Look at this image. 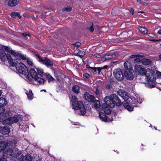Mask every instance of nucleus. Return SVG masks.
I'll return each instance as SVG.
<instances>
[{"instance_id": "1", "label": "nucleus", "mask_w": 161, "mask_h": 161, "mask_svg": "<svg viewBox=\"0 0 161 161\" xmlns=\"http://www.w3.org/2000/svg\"><path fill=\"white\" fill-rule=\"evenodd\" d=\"M104 101L107 105L112 108H114L115 105L118 107H120L122 105L119 98L115 94H111L110 97L106 96L104 98Z\"/></svg>"}, {"instance_id": "2", "label": "nucleus", "mask_w": 161, "mask_h": 161, "mask_svg": "<svg viewBox=\"0 0 161 161\" xmlns=\"http://www.w3.org/2000/svg\"><path fill=\"white\" fill-rule=\"evenodd\" d=\"M35 56L37 57L39 62L44 64L47 67H51L53 66V61L47 57H42L37 54H35Z\"/></svg>"}, {"instance_id": "3", "label": "nucleus", "mask_w": 161, "mask_h": 161, "mask_svg": "<svg viewBox=\"0 0 161 161\" xmlns=\"http://www.w3.org/2000/svg\"><path fill=\"white\" fill-rule=\"evenodd\" d=\"M16 68L17 70L20 74H23L25 75H29V72L27 68L24 64L21 62H20L19 64L15 62Z\"/></svg>"}, {"instance_id": "4", "label": "nucleus", "mask_w": 161, "mask_h": 161, "mask_svg": "<svg viewBox=\"0 0 161 161\" xmlns=\"http://www.w3.org/2000/svg\"><path fill=\"white\" fill-rule=\"evenodd\" d=\"M30 73L32 78L37 81L39 84L43 85L45 82V80L42 78L38 77L37 72L33 69H31L30 70Z\"/></svg>"}, {"instance_id": "5", "label": "nucleus", "mask_w": 161, "mask_h": 161, "mask_svg": "<svg viewBox=\"0 0 161 161\" xmlns=\"http://www.w3.org/2000/svg\"><path fill=\"white\" fill-rule=\"evenodd\" d=\"M133 99L134 100V102L133 103L131 102L132 100V98H127V99H126V101H124L122 103V104L124 107L130 111H132L133 109V107L130 105L135 104V103L136 101V99L135 98L133 97Z\"/></svg>"}, {"instance_id": "6", "label": "nucleus", "mask_w": 161, "mask_h": 161, "mask_svg": "<svg viewBox=\"0 0 161 161\" xmlns=\"http://www.w3.org/2000/svg\"><path fill=\"white\" fill-rule=\"evenodd\" d=\"M113 75L115 78L118 80L122 81L124 79V76L121 70L119 69H115Z\"/></svg>"}, {"instance_id": "7", "label": "nucleus", "mask_w": 161, "mask_h": 161, "mask_svg": "<svg viewBox=\"0 0 161 161\" xmlns=\"http://www.w3.org/2000/svg\"><path fill=\"white\" fill-rule=\"evenodd\" d=\"M134 70L136 72L142 75H145L146 69L142 66L136 64L135 65Z\"/></svg>"}, {"instance_id": "8", "label": "nucleus", "mask_w": 161, "mask_h": 161, "mask_svg": "<svg viewBox=\"0 0 161 161\" xmlns=\"http://www.w3.org/2000/svg\"><path fill=\"white\" fill-rule=\"evenodd\" d=\"M155 73L154 71L152 69H148L146 70L145 75H146L147 80H152Z\"/></svg>"}, {"instance_id": "9", "label": "nucleus", "mask_w": 161, "mask_h": 161, "mask_svg": "<svg viewBox=\"0 0 161 161\" xmlns=\"http://www.w3.org/2000/svg\"><path fill=\"white\" fill-rule=\"evenodd\" d=\"M3 150V155L4 157L6 158H10L14 154V152L13 150L10 148H7Z\"/></svg>"}, {"instance_id": "10", "label": "nucleus", "mask_w": 161, "mask_h": 161, "mask_svg": "<svg viewBox=\"0 0 161 161\" xmlns=\"http://www.w3.org/2000/svg\"><path fill=\"white\" fill-rule=\"evenodd\" d=\"M85 99L88 102L92 103L95 99V97L93 95H90L88 92H86L84 95Z\"/></svg>"}, {"instance_id": "11", "label": "nucleus", "mask_w": 161, "mask_h": 161, "mask_svg": "<svg viewBox=\"0 0 161 161\" xmlns=\"http://www.w3.org/2000/svg\"><path fill=\"white\" fill-rule=\"evenodd\" d=\"M78 105L77 106L78 108V109H74L76 110L79 109L82 115L85 114L86 113V109L82 102L81 101H79L78 103Z\"/></svg>"}, {"instance_id": "12", "label": "nucleus", "mask_w": 161, "mask_h": 161, "mask_svg": "<svg viewBox=\"0 0 161 161\" xmlns=\"http://www.w3.org/2000/svg\"><path fill=\"white\" fill-rule=\"evenodd\" d=\"M71 101L74 109H77L78 108L77 106L78 105V103L79 101H78L76 97L75 96H72Z\"/></svg>"}, {"instance_id": "13", "label": "nucleus", "mask_w": 161, "mask_h": 161, "mask_svg": "<svg viewBox=\"0 0 161 161\" xmlns=\"http://www.w3.org/2000/svg\"><path fill=\"white\" fill-rule=\"evenodd\" d=\"M124 76L128 80H132L134 78V75L130 70H126L124 72Z\"/></svg>"}, {"instance_id": "14", "label": "nucleus", "mask_w": 161, "mask_h": 161, "mask_svg": "<svg viewBox=\"0 0 161 161\" xmlns=\"http://www.w3.org/2000/svg\"><path fill=\"white\" fill-rule=\"evenodd\" d=\"M8 54H6L4 50L3 49H0V58L2 61H5L7 58Z\"/></svg>"}, {"instance_id": "15", "label": "nucleus", "mask_w": 161, "mask_h": 161, "mask_svg": "<svg viewBox=\"0 0 161 161\" xmlns=\"http://www.w3.org/2000/svg\"><path fill=\"white\" fill-rule=\"evenodd\" d=\"M99 115L100 119L103 121L106 122H109V120L108 119V117L103 113L99 112Z\"/></svg>"}, {"instance_id": "16", "label": "nucleus", "mask_w": 161, "mask_h": 161, "mask_svg": "<svg viewBox=\"0 0 161 161\" xmlns=\"http://www.w3.org/2000/svg\"><path fill=\"white\" fill-rule=\"evenodd\" d=\"M109 107H110L108 105H107L105 103L102 105V108L104 112L107 114H110L111 112Z\"/></svg>"}, {"instance_id": "17", "label": "nucleus", "mask_w": 161, "mask_h": 161, "mask_svg": "<svg viewBox=\"0 0 161 161\" xmlns=\"http://www.w3.org/2000/svg\"><path fill=\"white\" fill-rule=\"evenodd\" d=\"M10 132L9 129L6 126L0 127V133L3 134H8Z\"/></svg>"}, {"instance_id": "18", "label": "nucleus", "mask_w": 161, "mask_h": 161, "mask_svg": "<svg viewBox=\"0 0 161 161\" xmlns=\"http://www.w3.org/2000/svg\"><path fill=\"white\" fill-rule=\"evenodd\" d=\"M117 93L124 100H126L128 97L127 93L123 90H120L117 92Z\"/></svg>"}, {"instance_id": "19", "label": "nucleus", "mask_w": 161, "mask_h": 161, "mask_svg": "<svg viewBox=\"0 0 161 161\" xmlns=\"http://www.w3.org/2000/svg\"><path fill=\"white\" fill-rule=\"evenodd\" d=\"M3 137L0 136V152L3 151V150L6 148L7 146V143L3 141L2 139Z\"/></svg>"}, {"instance_id": "20", "label": "nucleus", "mask_w": 161, "mask_h": 161, "mask_svg": "<svg viewBox=\"0 0 161 161\" xmlns=\"http://www.w3.org/2000/svg\"><path fill=\"white\" fill-rule=\"evenodd\" d=\"M7 60L8 61V62L9 64V65L11 67H14V66H16V64L15 62H14L13 59L12 58L11 56L10 55L8 54L7 56Z\"/></svg>"}, {"instance_id": "21", "label": "nucleus", "mask_w": 161, "mask_h": 161, "mask_svg": "<svg viewBox=\"0 0 161 161\" xmlns=\"http://www.w3.org/2000/svg\"><path fill=\"white\" fill-rule=\"evenodd\" d=\"M19 159V161H31L32 159L31 157L29 155H27L25 157L22 155L20 156Z\"/></svg>"}, {"instance_id": "22", "label": "nucleus", "mask_w": 161, "mask_h": 161, "mask_svg": "<svg viewBox=\"0 0 161 161\" xmlns=\"http://www.w3.org/2000/svg\"><path fill=\"white\" fill-rule=\"evenodd\" d=\"M8 2V5L11 7H14L18 4V0H7Z\"/></svg>"}, {"instance_id": "23", "label": "nucleus", "mask_w": 161, "mask_h": 161, "mask_svg": "<svg viewBox=\"0 0 161 161\" xmlns=\"http://www.w3.org/2000/svg\"><path fill=\"white\" fill-rule=\"evenodd\" d=\"M80 89L79 86L77 85H75L72 87V91L75 94H78L80 93Z\"/></svg>"}, {"instance_id": "24", "label": "nucleus", "mask_w": 161, "mask_h": 161, "mask_svg": "<svg viewBox=\"0 0 161 161\" xmlns=\"http://www.w3.org/2000/svg\"><path fill=\"white\" fill-rule=\"evenodd\" d=\"M142 63L143 64L145 65H148L151 64L152 62L150 59L144 58L142 60Z\"/></svg>"}, {"instance_id": "25", "label": "nucleus", "mask_w": 161, "mask_h": 161, "mask_svg": "<svg viewBox=\"0 0 161 161\" xmlns=\"http://www.w3.org/2000/svg\"><path fill=\"white\" fill-rule=\"evenodd\" d=\"M125 68L127 70H131L132 67L131 63L129 62L126 61L125 62L124 64Z\"/></svg>"}, {"instance_id": "26", "label": "nucleus", "mask_w": 161, "mask_h": 161, "mask_svg": "<svg viewBox=\"0 0 161 161\" xmlns=\"http://www.w3.org/2000/svg\"><path fill=\"white\" fill-rule=\"evenodd\" d=\"M10 114V112L9 111L8 112H5L4 114H3L2 115L0 116V122H2V123L3 122V121L4 119L5 118V117L8 116H9Z\"/></svg>"}, {"instance_id": "27", "label": "nucleus", "mask_w": 161, "mask_h": 161, "mask_svg": "<svg viewBox=\"0 0 161 161\" xmlns=\"http://www.w3.org/2000/svg\"><path fill=\"white\" fill-rule=\"evenodd\" d=\"M105 55L107 60L114 58L116 57V54L114 53H107Z\"/></svg>"}, {"instance_id": "28", "label": "nucleus", "mask_w": 161, "mask_h": 161, "mask_svg": "<svg viewBox=\"0 0 161 161\" xmlns=\"http://www.w3.org/2000/svg\"><path fill=\"white\" fill-rule=\"evenodd\" d=\"M86 28L91 32H92L94 31L93 23L92 22H90L87 25Z\"/></svg>"}, {"instance_id": "29", "label": "nucleus", "mask_w": 161, "mask_h": 161, "mask_svg": "<svg viewBox=\"0 0 161 161\" xmlns=\"http://www.w3.org/2000/svg\"><path fill=\"white\" fill-rule=\"evenodd\" d=\"M44 75L48 79V82H50L51 81H53L55 80L54 79L49 73H44Z\"/></svg>"}, {"instance_id": "30", "label": "nucleus", "mask_w": 161, "mask_h": 161, "mask_svg": "<svg viewBox=\"0 0 161 161\" xmlns=\"http://www.w3.org/2000/svg\"><path fill=\"white\" fill-rule=\"evenodd\" d=\"M3 124L5 125L12 124L10 118H7L6 119L5 118L4 119V121H3Z\"/></svg>"}, {"instance_id": "31", "label": "nucleus", "mask_w": 161, "mask_h": 161, "mask_svg": "<svg viewBox=\"0 0 161 161\" xmlns=\"http://www.w3.org/2000/svg\"><path fill=\"white\" fill-rule=\"evenodd\" d=\"M144 57L143 55H141L139 53H136L135 54L131 55L129 58H142Z\"/></svg>"}, {"instance_id": "32", "label": "nucleus", "mask_w": 161, "mask_h": 161, "mask_svg": "<svg viewBox=\"0 0 161 161\" xmlns=\"http://www.w3.org/2000/svg\"><path fill=\"white\" fill-rule=\"evenodd\" d=\"M94 104V107L96 109H98L100 108L101 106L100 103V102L95 99L93 102Z\"/></svg>"}, {"instance_id": "33", "label": "nucleus", "mask_w": 161, "mask_h": 161, "mask_svg": "<svg viewBox=\"0 0 161 161\" xmlns=\"http://www.w3.org/2000/svg\"><path fill=\"white\" fill-rule=\"evenodd\" d=\"M10 15L11 16L14 18H15L16 16H18L19 19L21 18V16L18 12H14L11 13Z\"/></svg>"}, {"instance_id": "34", "label": "nucleus", "mask_w": 161, "mask_h": 161, "mask_svg": "<svg viewBox=\"0 0 161 161\" xmlns=\"http://www.w3.org/2000/svg\"><path fill=\"white\" fill-rule=\"evenodd\" d=\"M39 75L41 76L42 77L44 75V72L43 69L40 68H36Z\"/></svg>"}, {"instance_id": "35", "label": "nucleus", "mask_w": 161, "mask_h": 161, "mask_svg": "<svg viewBox=\"0 0 161 161\" xmlns=\"http://www.w3.org/2000/svg\"><path fill=\"white\" fill-rule=\"evenodd\" d=\"M139 30L143 34H145L147 32V29L143 27H139Z\"/></svg>"}, {"instance_id": "36", "label": "nucleus", "mask_w": 161, "mask_h": 161, "mask_svg": "<svg viewBox=\"0 0 161 161\" xmlns=\"http://www.w3.org/2000/svg\"><path fill=\"white\" fill-rule=\"evenodd\" d=\"M7 102L5 99L3 98H0V105L4 107L6 104Z\"/></svg>"}, {"instance_id": "37", "label": "nucleus", "mask_w": 161, "mask_h": 161, "mask_svg": "<svg viewBox=\"0 0 161 161\" xmlns=\"http://www.w3.org/2000/svg\"><path fill=\"white\" fill-rule=\"evenodd\" d=\"M152 80H147L148 81V85L149 87L151 88H153L155 86V83Z\"/></svg>"}, {"instance_id": "38", "label": "nucleus", "mask_w": 161, "mask_h": 161, "mask_svg": "<svg viewBox=\"0 0 161 161\" xmlns=\"http://www.w3.org/2000/svg\"><path fill=\"white\" fill-rule=\"evenodd\" d=\"M19 52H17L11 50L10 51L9 53L13 55L16 58H17Z\"/></svg>"}, {"instance_id": "39", "label": "nucleus", "mask_w": 161, "mask_h": 161, "mask_svg": "<svg viewBox=\"0 0 161 161\" xmlns=\"http://www.w3.org/2000/svg\"><path fill=\"white\" fill-rule=\"evenodd\" d=\"M29 99L31 100L33 98V94L31 91H30L28 93H26Z\"/></svg>"}, {"instance_id": "40", "label": "nucleus", "mask_w": 161, "mask_h": 161, "mask_svg": "<svg viewBox=\"0 0 161 161\" xmlns=\"http://www.w3.org/2000/svg\"><path fill=\"white\" fill-rule=\"evenodd\" d=\"M18 58H21L24 60H26L27 59V57L26 55L24 54H22L21 53L19 52L18 55Z\"/></svg>"}, {"instance_id": "41", "label": "nucleus", "mask_w": 161, "mask_h": 161, "mask_svg": "<svg viewBox=\"0 0 161 161\" xmlns=\"http://www.w3.org/2000/svg\"><path fill=\"white\" fill-rule=\"evenodd\" d=\"M10 119L11 122V124L17 123L19 120L18 118L17 117H10Z\"/></svg>"}, {"instance_id": "42", "label": "nucleus", "mask_w": 161, "mask_h": 161, "mask_svg": "<svg viewBox=\"0 0 161 161\" xmlns=\"http://www.w3.org/2000/svg\"><path fill=\"white\" fill-rule=\"evenodd\" d=\"M85 54V53L84 51H80L76 54V55L81 58Z\"/></svg>"}, {"instance_id": "43", "label": "nucleus", "mask_w": 161, "mask_h": 161, "mask_svg": "<svg viewBox=\"0 0 161 161\" xmlns=\"http://www.w3.org/2000/svg\"><path fill=\"white\" fill-rule=\"evenodd\" d=\"M91 69H92L95 72H97L98 71V74H100V72L101 71V69H100V67L96 68L95 67H92Z\"/></svg>"}, {"instance_id": "44", "label": "nucleus", "mask_w": 161, "mask_h": 161, "mask_svg": "<svg viewBox=\"0 0 161 161\" xmlns=\"http://www.w3.org/2000/svg\"><path fill=\"white\" fill-rule=\"evenodd\" d=\"M72 9V8L70 6H67L66 8H63L62 11H66L67 12L70 11Z\"/></svg>"}, {"instance_id": "45", "label": "nucleus", "mask_w": 161, "mask_h": 161, "mask_svg": "<svg viewBox=\"0 0 161 161\" xmlns=\"http://www.w3.org/2000/svg\"><path fill=\"white\" fill-rule=\"evenodd\" d=\"M81 43L79 42H77L73 44V45L74 46L76 47L77 48V49L78 48L80 47L81 46Z\"/></svg>"}, {"instance_id": "46", "label": "nucleus", "mask_w": 161, "mask_h": 161, "mask_svg": "<svg viewBox=\"0 0 161 161\" xmlns=\"http://www.w3.org/2000/svg\"><path fill=\"white\" fill-rule=\"evenodd\" d=\"M5 108L3 106L0 105V111H2V114H4L5 112H8V111H5Z\"/></svg>"}, {"instance_id": "47", "label": "nucleus", "mask_w": 161, "mask_h": 161, "mask_svg": "<svg viewBox=\"0 0 161 161\" xmlns=\"http://www.w3.org/2000/svg\"><path fill=\"white\" fill-rule=\"evenodd\" d=\"M83 78L85 79H87L90 77V75L88 73H85L83 75Z\"/></svg>"}, {"instance_id": "48", "label": "nucleus", "mask_w": 161, "mask_h": 161, "mask_svg": "<svg viewBox=\"0 0 161 161\" xmlns=\"http://www.w3.org/2000/svg\"><path fill=\"white\" fill-rule=\"evenodd\" d=\"M21 35L24 37H26L27 36H30V34L28 33L27 32L22 33Z\"/></svg>"}, {"instance_id": "49", "label": "nucleus", "mask_w": 161, "mask_h": 161, "mask_svg": "<svg viewBox=\"0 0 161 161\" xmlns=\"http://www.w3.org/2000/svg\"><path fill=\"white\" fill-rule=\"evenodd\" d=\"M141 60L139 58H136L134 59V62L135 63L140 62Z\"/></svg>"}, {"instance_id": "50", "label": "nucleus", "mask_w": 161, "mask_h": 161, "mask_svg": "<svg viewBox=\"0 0 161 161\" xmlns=\"http://www.w3.org/2000/svg\"><path fill=\"white\" fill-rule=\"evenodd\" d=\"M27 62L28 64L30 65H32V62L31 61V59L28 58L27 59Z\"/></svg>"}, {"instance_id": "51", "label": "nucleus", "mask_w": 161, "mask_h": 161, "mask_svg": "<svg viewBox=\"0 0 161 161\" xmlns=\"http://www.w3.org/2000/svg\"><path fill=\"white\" fill-rule=\"evenodd\" d=\"M101 59L102 61L103 62H104L106 60H107V59L106 58V56L105 54L104 55V56L102 57L101 58Z\"/></svg>"}, {"instance_id": "52", "label": "nucleus", "mask_w": 161, "mask_h": 161, "mask_svg": "<svg viewBox=\"0 0 161 161\" xmlns=\"http://www.w3.org/2000/svg\"><path fill=\"white\" fill-rule=\"evenodd\" d=\"M95 93L96 94L98 95L100 93V91L98 89L97 87L96 88V90L95 91Z\"/></svg>"}, {"instance_id": "53", "label": "nucleus", "mask_w": 161, "mask_h": 161, "mask_svg": "<svg viewBox=\"0 0 161 161\" xmlns=\"http://www.w3.org/2000/svg\"><path fill=\"white\" fill-rule=\"evenodd\" d=\"M148 35V36L151 37H153L155 36L154 34L153 33H149Z\"/></svg>"}, {"instance_id": "54", "label": "nucleus", "mask_w": 161, "mask_h": 161, "mask_svg": "<svg viewBox=\"0 0 161 161\" xmlns=\"http://www.w3.org/2000/svg\"><path fill=\"white\" fill-rule=\"evenodd\" d=\"M4 49L8 51L9 53L10 51L11 50L10 48L7 46H5Z\"/></svg>"}, {"instance_id": "55", "label": "nucleus", "mask_w": 161, "mask_h": 161, "mask_svg": "<svg viewBox=\"0 0 161 161\" xmlns=\"http://www.w3.org/2000/svg\"><path fill=\"white\" fill-rule=\"evenodd\" d=\"M109 67V66L108 65H105L103 67H100V69H101V70L102 69H107Z\"/></svg>"}, {"instance_id": "56", "label": "nucleus", "mask_w": 161, "mask_h": 161, "mask_svg": "<svg viewBox=\"0 0 161 161\" xmlns=\"http://www.w3.org/2000/svg\"><path fill=\"white\" fill-rule=\"evenodd\" d=\"M94 56H95L97 58H99L101 57V56L100 54H98L95 55Z\"/></svg>"}, {"instance_id": "57", "label": "nucleus", "mask_w": 161, "mask_h": 161, "mask_svg": "<svg viewBox=\"0 0 161 161\" xmlns=\"http://www.w3.org/2000/svg\"><path fill=\"white\" fill-rule=\"evenodd\" d=\"M130 13H132V14H133L134 13V11L133 8H132L130 9Z\"/></svg>"}, {"instance_id": "58", "label": "nucleus", "mask_w": 161, "mask_h": 161, "mask_svg": "<svg viewBox=\"0 0 161 161\" xmlns=\"http://www.w3.org/2000/svg\"><path fill=\"white\" fill-rule=\"evenodd\" d=\"M158 75L157 77L158 78H161V72H159L157 74Z\"/></svg>"}, {"instance_id": "59", "label": "nucleus", "mask_w": 161, "mask_h": 161, "mask_svg": "<svg viewBox=\"0 0 161 161\" xmlns=\"http://www.w3.org/2000/svg\"><path fill=\"white\" fill-rule=\"evenodd\" d=\"M17 143V142L16 141L13 140V141H12V143L14 144L15 146V145Z\"/></svg>"}, {"instance_id": "60", "label": "nucleus", "mask_w": 161, "mask_h": 161, "mask_svg": "<svg viewBox=\"0 0 161 161\" xmlns=\"http://www.w3.org/2000/svg\"><path fill=\"white\" fill-rule=\"evenodd\" d=\"M86 67L87 69H89V68H91H91L92 67H90V66L89 65H88V64L86 65Z\"/></svg>"}, {"instance_id": "61", "label": "nucleus", "mask_w": 161, "mask_h": 161, "mask_svg": "<svg viewBox=\"0 0 161 161\" xmlns=\"http://www.w3.org/2000/svg\"><path fill=\"white\" fill-rule=\"evenodd\" d=\"M19 60V58H16L14 60V62H17V64H19V63H19V62L17 61V60Z\"/></svg>"}, {"instance_id": "62", "label": "nucleus", "mask_w": 161, "mask_h": 161, "mask_svg": "<svg viewBox=\"0 0 161 161\" xmlns=\"http://www.w3.org/2000/svg\"><path fill=\"white\" fill-rule=\"evenodd\" d=\"M0 161H7L4 158H0Z\"/></svg>"}, {"instance_id": "63", "label": "nucleus", "mask_w": 161, "mask_h": 161, "mask_svg": "<svg viewBox=\"0 0 161 161\" xmlns=\"http://www.w3.org/2000/svg\"><path fill=\"white\" fill-rule=\"evenodd\" d=\"M137 2L139 4L142 3L141 0H137Z\"/></svg>"}, {"instance_id": "64", "label": "nucleus", "mask_w": 161, "mask_h": 161, "mask_svg": "<svg viewBox=\"0 0 161 161\" xmlns=\"http://www.w3.org/2000/svg\"><path fill=\"white\" fill-rule=\"evenodd\" d=\"M158 33L159 34H161V29H160L158 31Z\"/></svg>"}]
</instances>
